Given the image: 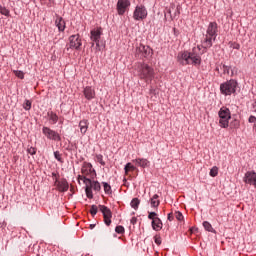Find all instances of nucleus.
Returning <instances> with one entry per match:
<instances>
[{
	"label": "nucleus",
	"mask_w": 256,
	"mask_h": 256,
	"mask_svg": "<svg viewBox=\"0 0 256 256\" xmlns=\"http://www.w3.org/2000/svg\"><path fill=\"white\" fill-rule=\"evenodd\" d=\"M0 13L1 15H5V17H9V9H6L4 6L0 5Z\"/></svg>",
	"instance_id": "obj_33"
},
{
	"label": "nucleus",
	"mask_w": 256,
	"mask_h": 256,
	"mask_svg": "<svg viewBox=\"0 0 256 256\" xmlns=\"http://www.w3.org/2000/svg\"><path fill=\"white\" fill-rule=\"evenodd\" d=\"M138 76L145 83H151L155 77V70L149 64H140L138 66Z\"/></svg>",
	"instance_id": "obj_3"
},
{
	"label": "nucleus",
	"mask_w": 256,
	"mask_h": 256,
	"mask_svg": "<svg viewBox=\"0 0 256 256\" xmlns=\"http://www.w3.org/2000/svg\"><path fill=\"white\" fill-rule=\"evenodd\" d=\"M85 192L88 199H93V188H91L89 184L86 185Z\"/></svg>",
	"instance_id": "obj_30"
},
{
	"label": "nucleus",
	"mask_w": 256,
	"mask_h": 256,
	"mask_svg": "<svg viewBox=\"0 0 256 256\" xmlns=\"http://www.w3.org/2000/svg\"><path fill=\"white\" fill-rule=\"evenodd\" d=\"M79 127H80V133L82 135H85L87 133V129H89V121L88 120H81L79 122Z\"/></svg>",
	"instance_id": "obj_20"
},
{
	"label": "nucleus",
	"mask_w": 256,
	"mask_h": 256,
	"mask_svg": "<svg viewBox=\"0 0 256 256\" xmlns=\"http://www.w3.org/2000/svg\"><path fill=\"white\" fill-rule=\"evenodd\" d=\"M136 53L142 55V57H150V55H153V49H151V47H149V46L140 44L136 48Z\"/></svg>",
	"instance_id": "obj_10"
},
{
	"label": "nucleus",
	"mask_w": 256,
	"mask_h": 256,
	"mask_svg": "<svg viewBox=\"0 0 256 256\" xmlns=\"http://www.w3.org/2000/svg\"><path fill=\"white\" fill-rule=\"evenodd\" d=\"M131 2L129 0H118L117 2V12L118 15H125L127 7H130Z\"/></svg>",
	"instance_id": "obj_11"
},
{
	"label": "nucleus",
	"mask_w": 256,
	"mask_h": 256,
	"mask_svg": "<svg viewBox=\"0 0 256 256\" xmlns=\"http://www.w3.org/2000/svg\"><path fill=\"white\" fill-rule=\"evenodd\" d=\"M81 173L85 177H89V179H95V177H97V172H95V169H93V165L89 162L83 163Z\"/></svg>",
	"instance_id": "obj_7"
},
{
	"label": "nucleus",
	"mask_w": 256,
	"mask_h": 256,
	"mask_svg": "<svg viewBox=\"0 0 256 256\" xmlns=\"http://www.w3.org/2000/svg\"><path fill=\"white\" fill-rule=\"evenodd\" d=\"M14 75L18 77V79H25V73L21 70H13Z\"/></svg>",
	"instance_id": "obj_32"
},
{
	"label": "nucleus",
	"mask_w": 256,
	"mask_h": 256,
	"mask_svg": "<svg viewBox=\"0 0 256 256\" xmlns=\"http://www.w3.org/2000/svg\"><path fill=\"white\" fill-rule=\"evenodd\" d=\"M42 133L50 141H61V135L59 133H57V131H55L47 126H44L42 128Z\"/></svg>",
	"instance_id": "obj_9"
},
{
	"label": "nucleus",
	"mask_w": 256,
	"mask_h": 256,
	"mask_svg": "<svg viewBox=\"0 0 256 256\" xmlns=\"http://www.w3.org/2000/svg\"><path fill=\"white\" fill-rule=\"evenodd\" d=\"M148 219L154 221L155 219H159V217H157V213L156 212H149Z\"/></svg>",
	"instance_id": "obj_40"
},
{
	"label": "nucleus",
	"mask_w": 256,
	"mask_h": 256,
	"mask_svg": "<svg viewBox=\"0 0 256 256\" xmlns=\"http://www.w3.org/2000/svg\"><path fill=\"white\" fill-rule=\"evenodd\" d=\"M133 163H136V165H138V167H149V160L145 159V158H138L133 160Z\"/></svg>",
	"instance_id": "obj_22"
},
{
	"label": "nucleus",
	"mask_w": 256,
	"mask_h": 256,
	"mask_svg": "<svg viewBox=\"0 0 256 256\" xmlns=\"http://www.w3.org/2000/svg\"><path fill=\"white\" fill-rule=\"evenodd\" d=\"M152 228L154 231H161V229H163V222H161L160 218H156L152 221Z\"/></svg>",
	"instance_id": "obj_23"
},
{
	"label": "nucleus",
	"mask_w": 256,
	"mask_h": 256,
	"mask_svg": "<svg viewBox=\"0 0 256 256\" xmlns=\"http://www.w3.org/2000/svg\"><path fill=\"white\" fill-rule=\"evenodd\" d=\"M54 157H55L56 160L59 161V163H63V158H62V155L59 151L54 152Z\"/></svg>",
	"instance_id": "obj_36"
},
{
	"label": "nucleus",
	"mask_w": 256,
	"mask_h": 256,
	"mask_svg": "<svg viewBox=\"0 0 256 256\" xmlns=\"http://www.w3.org/2000/svg\"><path fill=\"white\" fill-rule=\"evenodd\" d=\"M203 47L204 49H210V47H213V36L206 34V37L203 41Z\"/></svg>",
	"instance_id": "obj_21"
},
{
	"label": "nucleus",
	"mask_w": 256,
	"mask_h": 256,
	"mask_svg": "<svg viewBox=\"0 0 256 256\" xmlns=\"http://www.w3.org/2000/svg\"><path fill=\"white\" fill-rule=\"evenodd\" d=\"M47 116L49 117L50 121H52V125H55V123L59 121V116H57L53 111L48 112Z\"/></svg>",
	"instance_id": "obj_24"
},
{
	"label": "nucleus",
	"mask_w": 256,
	"mask_h": 256,
	"mask_svg": "<svg viewBox=\"0 0 256 256\" xmlns=\"http://www.w3.org/2000/svg\"><path fill=\"white\" fill-rule=\"evenodd\" d=\"M222 71H223V75H229V71L231 70V67L223 64L221 67Z\"/></svg>",
	"instance_id": "obj_35"
},
{
	"label": "nucleus",
	"mask_w": 256,
	"mask_h": 256,
	"mask_svg": "<svg viewBox=\"0 0 256 256\" xmlns=\"http://www.w3.org/2000/svg\"><path fill=\"white\" fill-rule=\"evenodd\" d=\"M248 121H249V123H256V117L255 116H250Z\"/></svg>",
	"instance_id": "obj_44"
},
{
	"label": "nucleus",
	"mask_w": 256,
	"mask_h": 256,
	"mask_svg": "<svg viewBox=\"0 0 256 256\" xmlns=\"http://www.w3.org/2000/svg\"><path fill=\"white\" fill-rule=\"evenodd\" d=\"M203 227L206 231H209L210 233H215V229H213V226L208 221L203 222Z\"/></svg>",
	"instance_id": "obj_27"
},
{
	"label": "nucleus",
	"mask_w": 256,
	"mask_h": 256,
	"mask_svg": "<svg viewBox=\"0 0 256 256\" xmlns=\"http://www.w3.org/2000/svg\"><path fill=\"white\" fill-rule=\"evenodd\" d=\"M201 48L194 47L191 52L184 51L178 55V61L181 65H201Z\"/></svg>",
	"instance_id": "obj_1"
},
{
	"label": "nucleus",
	"mask_w": 256,
	"mask_h": 256,
	"mask_svg": "<svg viewBox=\"0 0 256 256\" xmlns=\"http://www.w3.org/2000/svg\"><path fill=\"white\" fill-rule=\"evenodd\" d=\"M23 107L25 111H30L31 110V101L26 100L25 103L23 104Z\"/></svg>",
	"instance_id": "obj_39"
},
{
	"label": "nucleus",
	"mask_w": 256,
	"mask_h": 256,
	"mask_svg": "<svg viewBox=\"0 0 256 256\" xmlns=\"http://www.w3.org/2000/svg\"><path fill=\"white\" fill-rule=\"evenodd\" d=\"M81 45L83 42L79 34H74L69 37V44L67 45V51L69 49H75L76 51H81Z\"/></svg>",
	"instance_id": "obj_6"
},
{
	"label": "nucleus",
	"mask_w": 256,
	"mask_h": 256,
	"mask_svg": "<svg viewBox=\"0 0 256 256\" xmlns=\"http://www.w3.org/2000/svg\"><path fill=\"white\" fill-rule=\"evenodd\" d=\"M244 183H248V185H253L256 189V173H255V171H248L245 173Z\"/></svg>",
	"instance_id": "obj_12"
},
{
	"label": "nucleus",
	"mask_w": 256,
	"mask_h": 256,
	"mask_svg": "<svg viewBox=\"0 0 256 256\" xmlns=\"http://www.w3.org/2000/svg\"><path fill=\"white\" fill-rule=\"evenodd\" d=\"M115 231L119 234V235H123V233H125V227L119 225L116 226Z\"/></svg>",
	"instance_id": "obj_37"
},
{
	"label": "nucleus",
	"mask_w": 256,
	"mask_h": 256,
	"mask_svg": "<svg viewBox=\"0 0 256 256\" xmlns=\"http://www.w3.org/2000/svg\"><path fill=\"white\" fill-rule=\"evenodd\" d=\"M239 121L238 120H235L234 121V127L237 129V128H239Z\"/></svg>",
	"instance_id": "obj_49"
},
{
	"label": "nucleus",
	"mask_w": 256,
	"mask_h": 256,
	"mask_svg": "<svg viewBox=\"0 0 256 256\" xmlns=\"http://www.w3.org/2000/svg\"><path fill=\"white\" fill-rule=\"evenodd\" d=\"M160 201H159V195L155 194L152 198H151V206L152 207H157L158 205H160Z\"/></svg>",
	"instance_id": "obj_25"
},
{
	"label": "nucleus",
	"mask_w": 256,
	"mask_h": 256,
	"mask_svg": "<svg viewBox=\"0 0 256 256\" xmlns=\"http://www.w3.org/2000/svg\"><path fill=\"white\" fill-rule=\"evenodd\" d=\"M168 13L170 14L171 19H177V17L181 15V5H177V7H175V5H172L169 8Z\"/></svg>",
	"instance_id": "obj_17"
},
{
	"label": "nucleus",
	"mask_w": 256,
	"mask_h": 256,
	"mask_svg": "<svg viewBox=\"0 0 256 256\" xmlns=\"http://www.w3.org/2000/svg\"><path fill=\"white\" fill-rule=\"evenodd\" d=\"M154 241H155L156 245H161V236H155Z\"/></svg>",
	"instance_id": "obj_43"
},
{
	"label": "nucleus",
	"mask_w": 256,
	"mask_h": 256,
	"mask_svg": "<svg viewBox=\"0 0 256 256\" xmlns=\"http://www.w3.org/2000/svg\"><path fill=\"white\" fill-rule=\"evenodd\" d=\"M52 175L55 177V173H52Z\"/></svg>",
	"instance_id": "obj_54"
},
{
	"label": "nucleus",
	"mask_w": 256,
	"mask_h": 256,
	"mask_svg": "<svg viewBox=\"0 0 256 256\" xmlns=\"http://www.w3.org/2000/svg\"><path fill=\"white\" fill-rule=\"evenodd\" d=\"M55 25L58 27V31H65V20L58 14H56Z\"/></svg>",
	"instance_id": "obj_19"
},
{
	"label": "nucleus",
	"mask_w": 256,
	"mask_h": 256,
	"mask_svg": "<svg viewBox=\"0 0 256 256\" xmlns=\"http://www.w3.org/2000/svg\"><path fill=\"white\" fill-rule=\"evenodd\" d=\"M175 218L177 219V221H183L184 217H183V213L181 212H175Z\"/></svg>",
	"instance_id": "obj_41"
},
{
	"label": "nucleus",
	"mask_w": 256,
	"mask_h": 256,
	"mask_svg": "<svg viewBox=\"0 0 256 256\" xmlns=\"http://www.w3.org/2000/svg\"><path fill=\"white\" fill-rule=\"evenodd\" d=\"M217 24L215 22H211L207 28V34L210 37H213V41H215V39H217Z\"/></svg>",
	"instance_id": "obj_15"
},
{
	"label": "nucleus",
	"mask_w": 256,
	"mask_h": 256,
	"mask_svg": "<svg viewBox=\"0 0 256 256\" xmlns=\"http://www.w3.org/2000/svg\"><path fill=\"white\" fill-rule=\"evenodd\" d=\"M94 228H95V224H91L90 229H94Z\"/></svg>",
	"instance_id": "obj_51"
},
{
	"label": "nucleus",
	"mask_w": 256,
	"mask_h": 256,
	"mask_svg": "<svg viewBox=\"0 0 256 256\" xmlns=\"http://www.w3.org/2000/svg\"><path fill=\"white\" fill-rule=\"evenodd\" d=\"M85 185H89L94 191H101V184L99 181H92V178H84Z\"/></svg>",
	"instance_id": "obj_18"
},
{
	"label": "nucleus",
	"mask_w": 256,
	"mask_h": 256,
	"mask_svg": "<svg viewBox=\"0 0 256 256\" xmlns=\"http://www.w3.org/2000/svg\"><path fill=\"white\" fill-rule=\"evenodd\" d=\"M98 211L102 212L103 215V219H104V223L105 225H107V227H109L112 223L111 219L113 217V212H111V209H109V207L105 206V205H92L90 208V214L92 215V217H95V215H97Z\"/></svg>",
	"instance_id": "obj_2"
},
{
	"label": "nucleus",
	"mask_w": 256,
	"mask_h": 256,
	"mask_svg": "<svg viewBox=\"0 0 256 256\" xmlns=\"http://www.w3.org/2000/svg\"><path fill=\"white\" fill-rule=\"evenodd\" d=\"M55 185L60 193H65V191H69V182H67V179L65 178L61 180H56Z\"/></svg>",
	"instance_id": "obj_14"
},
{
	"label": "nucleus",
	"mask_w": 256,
	"mask_h": 256,
	"mask_svg": "<svg viewBox=\"0 0 256 256\" xmlns=\"http://www.w3.org/2000/svg\"><path fill=\"white\" fill-rule=\"evenodd\" d=\"M141 203V201L139 200V198H134L131 201V208L135 209V211H137L139 209V204Z\"/></svg>",
	"instance_id": "obj_26"
},
{
	"label": "nucleus",
	"mask_w": 256,
	"mask_h": 256,
	"mask_svg": "<svg viewBox=\"0 0 256 256\" xmlns=\"http://www.w3.org/2000/svg\"><path fill=\"white\" fill-rule=\"evenodd\" d=\"M27 151L30 155H35L37 153V149L35 147H30Z\"/></svg>",
	"instance_id": "obj_42"
},
{
	"label": "nucleus",
	"mask_w": 256,
	"mask_h": 256,
	"mask_svg": "<svg viewBox=\"0 0 256 256\" xmlns=\"http://www.w3.org/2000/svg\"><path fill=\"white\" fill-rule=\"evenodd\" d=\"M133 19H135V21H143V19H147V8H145L143 4L136 6L133 13Z\"/></svg>",
	"instance_id": "obj_8"
},
{
	"label": "nucleus",
	"mask_w": 256,
	"mask_h": 256,
	"mask_svg": "<svg viewBox=\"0 0 256 256\" xmlns=\"http://www.w3.org/2000/svg\"><path fill=\"white\" fill-rule=\"evenodd\" d=\"M218 115L220 117V127L227 129V127H229V119H231V111L227 107H222L218 112Z\"/></svg>",
	"instance_id": "obj_5"
},
{
	"label": "nucleus",
	"mask_w": 256,
	"mask_h": 256,
	"mask_svg": "<svg viewBox=\"0 0 256 256\" xmlns=\"http://www.w3.org/2000/svg\"><path fill=\"white\" fill-rule=\"evenodd\" d=\"M195 231H199V229L195 227L190 228V233H195Z\"/></svg>",
	"instance_id": "obj_50"
},
{
	"label": "nucleus",
	"mask_w": 256,
	"mask_h": 256,
	"mask_svg": "<svg viewBox=\"0 0 256 256\" xmlns=\"http://www.w3.org/2000/svg\"><path fill=\"white\" fill-rule=\"evenodd\" d=\"M232 47H233V49H238L239 50L241 48V45H239V43H233Z\"/></svg>",
	"instance_id": "obj_45"
},
{
	"label": "nucleus",
	"mask_w": 256,
	"mask_h": 256,
	"mask_svg": "<svg viewBox=\"0 0 256 256\" xmlns=\"http://www.w3.org/2000/svg\"><path fill=\"white\" fill-rule=\"evenodd\" d=\"M217 175H219V168L217 166H214L210 170V177H217Z\"/></svg>",
	"instance_id": "obj_31"
},
{
	"label": "nucleus",
	"mask_w": 256,
	"mask_h": 256,
	"mask_svg": "<svg viewBox=\"0 0 256 256\" xmlns=\"http://www.w3.org/2000/svg\"><path fill=\"white\" fill-rule=\"evenodd\" d=\"M130 223L132 225H135L137 223V217H132L131 220H130Z\"/></svg>",
	"instance_id": "obj_46"
},
{
	"label": "nucleus",
	"mask_w": 256,
	"mask_h": 256,
	"mask_svg": "<svg viewBox=\"0 0 256 256\" xmlns=\"http://www.w3.org/2000/svg\"><path fill=\"white\" fill-rule=\"evenodd\" d=\"M93 45H95V43H92V47H93Z\"/></svg>",
	"instance_id": "obj_55"
},
{
	"label": "nucleus",
	"mask_w": 256,
	"mask_h": 256,
	"mask_svg": "<svg viewBox=\"0 0 256 256\" xmlns=\"http://www.w3.org/2000/svg\"><path fill=\"white\" fill-rule=\"evenodd\" d=\"M96 161H97V163H100V165H102L103 167H105V161H103V155L97 154V155H96Z\"/></svg>",
	"instance_id": "obj_34"
},
{
	"label": "nucleus",
	"mask_w": 256,
	"mask_h": 256,
	"mask_svg": "<svg viewBox=\"0 0 256 256\" xmlns=\"http://www.w3.org/2000/svg\"><path fill=\"white\" fill-rule=\"evenodd\" d=\"M135 169H137L135 166H133L131 163H127L124 168L125 175H129V171H135Z\"/></svg>",
	"instance_id": "obj_29"
},
{
	"label": "nucleus",
	"mask_w": 256,
	"mask_h": 256,
	"mask_svg": "<svg viewBox=\"0 0 256 256\" xmlns=\"http://www.w3.org/2000/svg\"><path fill=\"white\" fill-rule=\"evenodd\" d=\"M90 35L91 41H93V43H96L97 47H99V41L101 40V35H103L101 28L91 30Z\"/></svg>",
	"instance_id": "obj_13"
},
{
	"label": "nucleus",
	"mask_w": 256,
	"mask_h": 256,
	"mask_svg": "<svg viewBox=\"0 0 256 256\" xmlns=\"http://www.w3.org/2000/svg\"><path fill=\"white\" fill-rule=\"evenodd\" d=\"M237 85L238 83L236 82V80H229V81H226L224 83H222L220 85V92L222 95H233L235 93H237Z\"/></svg>",
	"instance_id": "obj_4"
},
{
	"label": "nucleus",
	"mask_w": 256,
	"mask_h": 256,
	"mask_svg": "<svg viewBox=\"0 0 256 256\" xmlns=\"http://www.w3.org/2000/svg\"><path fill=\"white\" fill-rule=\"evenodd\" d=\"M149 94L150 95H157V94H159V89H157L153 86H150Z\"/></svg>",
	"instance_id": "obj_38"
},
{
	"label": "nucleus",
	"mask_w": 256,
	"mask_h": 256,
	"mask_svg": "<svg viewBox=\"0 0 256 256\" xmlns=\"http://www.w3.org/2000/svg\"><path fill=\"white\" fill-rule=\"evenodd\" d=\"M83 95L87 101H91V99H95V89L91 86H86L83 90Z\"/></svg>",
	"instance_id": "obj_16"
},
{
	"label": "nucleus",
	"mask_w": 256,
	"mask_h": 256,
	"mask_svg": "<svg viewBox=\"0 0 256 256\" xmlns=\"http://www.w3.org/2000/svg\"><path fill=\"white\" fill-rule=\"evenodd\" d=\"M254 130L256 131V124H254Z\"/></svg>",
	"instance_id": "obj_52"
},
{
	"label": "nucleus",
	"mask_w": 256,
	"mask_h": 256,
	"mask_svg": "<svg viewBox=\"0 0 256 256\" xmlns=\"http://www.w3.org/2000/svg\"><path fill=\"white\" fill-rule=\"evenodd\" d=\"M78 179L81 180V181H84V183H85V179H87V176H85V175H83V176L79 175V176H78Z\"/></svg>",
	"instance_id": "obj_48"
},
{
	"label": "nucleus",
	"mask_w": 256,
	"mask_h": 256,
	"mask_svg": "<svg viewBox=\"0 0 256 256\" xmlns=\"http://www.w3.org/2000/svg\"><path fill=\"white\" fill-rule=\"evenodd\" d=\"M102 185L104 187V191H105L106 195H111V193H113V190H111V185H109V183L102 182Z\"/></svg>",
	"instance_id": "obj_28"
},
{
	"label": "nucleus",
	"mask_w": 256,
	"mask_h": 256,
	"mask_svg": "<svg viewBox=\"0 0 256 256\" xmlns=\"http://www.w3.org/2000/svg\"><path fill=\"white\" fill-rule=\"evenodd\" d=\"M173 219H175V217L173 216V213H169L168 214V221H173Z\"/></svg>",
	"instance_id": "obj_47"
},
{
	"label": "nucleus",
	"mask_w": 256,
	"mask_h": 256,
	"mask_svg": "<svg viewBox=\"0 0 256 256\" xmlns=\"http://www.w3.org/2000/svg\"><path fill=\"white\" fill-rule=\"evenodd\" d=\"M71 191H73V186H71Z\"/></svg>",
	"instance_id": "obj_53"
}]
</instances>
